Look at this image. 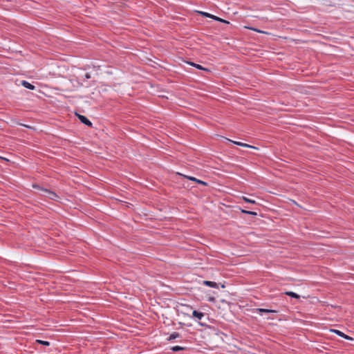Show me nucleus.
I'll return each mask as SVG.
<instances>
[{"instance_id": "1", "label": "nucleus", "mask_w": 354, "mask_h": 354, "mask_svg": "<svg viewBox=\"0 0 354 354\" xmlns=\"http://www.w3.org/2000/svg\"><path fill=\"white\" fill-rule=\"evenodd\" d=\"M198 13L202 15L203 17H208V18H211L215 21H220V22H222V23H225V24H229V21L223 19H221L217 16H215V15H213L210 13H208V12H203V11H199Z\"/></svg>"}, {"instance_id": "2", "label": "nucleus", "mask_w": 354, "mask_h": 354, "mask_svg": "<svg viewBox=\"0 0 354 354\" xmlns=\"http://www.w3.org/2000/svg\"><path fill=\"white\" fill-rule=\"evenodd\" d=\"M32 187L34 188L39 189L44 192L45 193H47L48 194V198H50L52 200H55L57 198H58V196L54 192H52V191L45 189V188H42L38 185H32Z\"/></svg>"}, {"instance_id": "3", "label": "nucleus", "mask_w": 354, "mask_h": 354, "mask_svg": "<svg viewBox=\"0 0 354 354\" xmlns=\"http://www.w3.org/2000/svg\"><path fill=\"white\" fill-rule=\"evenodd\" d=\"M178 175L183 176V178H187L189 180H192V181H194V182H196L198 184H201V185H207V183L205 181H203L201 180H199V179H197L195 177H193V176H186V175H183L182 174H180V173H178Z\"/></svg>"}, {"instance_id": "4", "label": "nucleus", "mask_w": 354, "mask_h": 354, "mask_svg": "<svg viewBox=\"0 0 354 354\" xmlns=\"http://www.w3.org/2000/svg\"><path fill=\"white\" fill-rule=\"evenodd\" d=\"M76 115L77 116L78 119L80 120V122L85 125L88 127L92 126V122L84 115L76 113Z\"/></svg>"}, {"instance_id": "5", "label": "nucleus", "mask_w": 354, "mask_h": 354, "mask_svg": "<svg viewBox=\"0 0 354 354\" xmlns=\"http://www.w3.org/2000/svg\"><path fill=\"white\" fill-rule=\"evenodd\" d=\"M331 331L334 332L335 333H336L339 337H343V338H344L346 339H353L352 337H351L348 335L344 334L343 332H342L340 330H331Z\"/></svg>"}, {"instance_id": "6", "label": "nucleus", "mask_w": 354, "mask_h": 354, "mask_svg": "<svg viewBox=\"0 0 354 354\" xmlns=\"http://www.w3.org/2000/svg\"><path fill=\"white\" fill-rule=\"evenodd\" d=\"M203 283L208 287L218 288V284L214 281H203Z\"/></svg>"}, {"instance_id": "7", "label": "nucleus", "mask_w": 354, "mask_h": 354, "mask_svg": "<svg viewBox=\"0 0 354 354\" xmlns=\"http://www.w3.org/2000/svg\"><path fill=\"white\" fill-rule=\"evenodd\" d=\"M21 85L30 90H34L35 86L26 80L21 81Z\"/></svg>"}, {"instance_id": "8", "label": "nucleus", "mask_w": 354, "mask_h": 354, "mask_svg": "<svg viewBox=\"0 0 354 354\" xmlns=\"http://www.w3.org/2000/svg\"><path fill=\"white\" fill-rule=\"evenodd\" d=\"M229 141L233 142L234 145H238V146H241V147H247V148H255L254 147L251 146V145H250L248 144H246V143H243V142H236V141H232L231 140H229Z\"/></svg>"}, {"instance_id": "9", "label": "nucleus", "mask_w": 354, "mask_h": 354, "mask_svg": "<svg viewBox=\"0 0 354 354\" xmlns=\"http://www.w3.org/2000/svg\"><path fill=\"white\" fill-rule=\"evenodd\" d=\"M192 316L198 319H201L205 316V314L203 313L199 312L198 310H194L192 312Z\"/></svg>"}, {"instance_id": "10", "label": "nucleus", "mask_w": 354, "mask_h": 354, "mask_svg": "<svg viewBox=\"0 0 354 354\" xmlns=\"http://www.w3.org/2000/svg\"><path fill=\"white\" fill-rule=\"evenodd\" d=\"M256 311L259 313H276L277 311L272 309L267 308H257Z\"/></svg>"}, {"instance_id": "11", "label": "nucleus", "mask_w": 354, "mask_h": 354, "mask_svg": "<svg viewBox=\"0 0 354 354\" xmlns=\"http://www.w3.org/2000/svg\"><path fill=\"white\" fill-rule=\"evenodd\" d=\"M284 294L295 299H299L300 297L299 295L292 291H286L284 292Z\"/></svg>"}, {"instance_id": "12", "label": "nucleus", "mask_w": 354, "mask_h": 354, "mask_svg": "<svg viewBox=\"0 0 354 354\" xmlns=\"http://www.w3.org/2000/svg\"><path fill=\"white\" fill-rule=\"evenodd\" d=\"M188 64L195 68H196L197 69H199V70H203V71H208L207 68H204L203 66H202L200 64H195L194 62H188Z\"/></svg>"}, {"instance_id": "13", "label": "nucleus", "mask_w": 354, "mask_h": 354, "mask_svg": "<svg viewBox=\"0 0 354 354\" xmlns=\"http://www.w3.org/2000/svg\"><path fill=\"white\" fill-rule=\"evenodd\" d=\"M180 336V334H179L178 333H177V332H174V333H172L169 335V338L167 339V340H168V341H171V340H173V339H176V338H178Z\"/></svg>"}, {"instance_id": "14", "label": "nucleus", "mask_w": 354, "mask_h": 354, "mask_svg": "<svg viewBox=\"0 0 354 354\" xmlns=\"http://www.w3.org/2000/svg\"><path fill=\"white\" fill-rule=\"evenodd\" d=\"M185 349V347H182V346H172L171 348V350L174 351V352H177V351H184Z\"/></svg>"}, {"instance_id": "15", "label": "nucleus", "mask_w": 354, "mask_h": 354, "mask_svg": "<svg viewBox=\"0 0 354 354\" xmlns=\"http://www.w3.org/2000/svg\"><path fill=\"white\" fill-rule=\"evenodd\" d=\"M241 212L243 214H250V215H252V216H257V213L255 212H252V211H248V210H246V209H241Z\"/></svg>"}, {"instance_id": "16", "label": "nucleus", "mask_w": 354, "mask_h": 354, "mask_svg": "<svg viewBox=\"0 0 354 354\" xmlns=\"http://www.w3.org/2000/svg\"><path fill=\"white\" fill-rule=\"evenodd\" d=\"M243 200L246 202V203H251V204H255L256 203V201L254 200H251L245 196H243Z\"/></svg>"}, {"instance_id": "17", "label": "nucleus", "mask_w": 354, "mask_h": 354, "mask_svg": "<svg viewBox=\"0 0 354 354\" xmlns=\"http://www.w3.org/2000/svg\"><path fill=\"white\" fill-rule=\"evenodd\" d=\"M37 342L39 343V344H41L44 346H49L50 345V342L48 341L37 339Z\"/></svg>"}, {"instance_id": "18", "label": "nucleus", "mask_w": 354, "mask_h": 354, "mask_svg": "<svg viewBox=\"0 0 354 354\" xmlns=\"http://www.w3.org/2000/svg\"><path fill=\"white\" fill-rule=\"evenodd\" d=\"M84 77H85V79H86V80H88V79H90L91 77V74L89 73H86L84 75Z\"/></svg>"}, {"instance_id": "19", "label": "nucleus", "mask_w": 354, "mask_h": 354, "mask_svg": "<svg viewBox=\"0 0 354 354\" xmlns=\"http://www.w3.org/2000/svg\"><path fill=\"white\" fill-rule=\"evenodd\" d=\"M248 28L251 29V30H254L256 32H264L263 31L259 30H258L257 28Z\"/></svg>"}]
</instances>
